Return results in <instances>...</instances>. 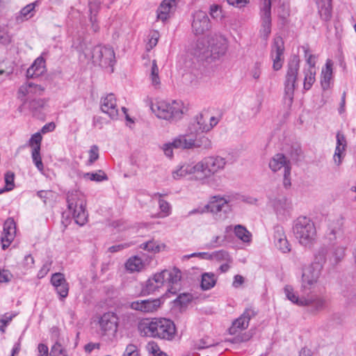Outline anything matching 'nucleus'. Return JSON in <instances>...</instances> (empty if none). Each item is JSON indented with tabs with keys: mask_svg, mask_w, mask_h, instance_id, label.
Instances as JSON below:
<instances>
[{
	"mask_svg": "<svg viewBox=\"0 0 356 356\" xmlns=\"http://www.w3.org/2000/svg\"><path fill=\"white\" fill-rule=\"evenodd\" d=\"M226 165L224 158L219 156H207L195 164H184L174 171L172 176L175 179L193 175L196 180L204 181L207 179L222 170Z\"/></svg>",
	"mask_w": 356,
	"mask_h": 356,
	"instance_id": "1",
	"label": "nucleus"
},
{
	"mask_svg": "<svg viewBox=\"0 0 356 356\" xmlns=\"http://www.w3.org/2000/svg\"><path fill=\"white\" fill-rule=\"evenodd\" d=\"M181 277V273L178 268L165 269L149 278L142 291L145 294H150L166 286V293L175 295L180 289Z\"/></svg>",
	"mask_w": 356,
	"mask_h": 356,
	"instance_id": "2",
	"label": "nucleus"
},
{
	"mask_svg": "<svg viewBox=\"0 0 356 356\" xmlns=\"http://www.w3.org/2000/svg\"><path fill=\"white\" fill-rule=\"evenodd\" d=\"M138 328L142 336L166 340H172L176 333L174 322L167 318L145 320L138 324Z\"/></svg>",
	"mask_w": 356,
	"mask_h": 356,
	"instance_id": "3",
	"label": "nucleus"
},
{
	"mask_svg": "<svg viewBox=\"0 0 356 356\" xmlns=\"http://www.w3.org/2000/svg\"><path fill=\"white\" fill-rule=\"evenodd\" d=\"M293 232L298 242L311 248L316 242V229L314 222L306 216H299L294 220Z\"/></svg>",
	"mask_w": 356,
	"mask_h": 356,
	"instance_id": "4",
	"label": "nucleus"
},
{
	"mask_svg": "<svg viewBox=\"0 0 356 356\" xmlns=\"http://www.w3.org/2000/svg\"><path fill=\"white\" fill-rule=\"evenodd\" d=\"M68 211L72 215L75 222L81 226L88 221V212L85 195L78 190L68 191L66 196Z\"/></svg>",
	"mask_w": 356,
	"mask_h": 356,
	"instance_id": "5",
	"label": "nucleus"
},
{
	"mask_svg": "<svg viewBox=\"0 0 356 356\" xmlns=\"http://www.w3.org/2000/svg\"><path fill=\"white\" fill-rule=\"evenodd\" d=\"M151 109L159 118L174 122L182 118L184 104L179 100L158 101L152 104Z\"/></svg>",
	"mask_w": 356,
	"mask_h": 356,
	"instance_id": "6",
	"label": "nucleus"
},
{
	"mask_svg": "<svg viewBox=\"0 0 356 356\" xmlns=\"http://www.w3.org/2000/svg\"><path fill=\"white\" fill-rule=\"evenodd\" d=\"M83 54L87 58L91 59L95 65L102 67H113L115 63V52L110 46L97 45L92 49H86Z\"/></svg>",
	"mask_w": 356,
	"mask_h": 356,
	"instance_id": "7",
	"label": "nucleus"
},
{
	"mask_svg": "<svg viewBox=\"0 0 356 356\" xmlns=\"http://www.w3.org/2000/svg\"><path fill=\"white\" fill-rule=\"evenodd\" d=\"M300 68V59L294 56L288 63L287 71L284 81V99L285 102L291 106L296 88V81Z\"/></svg>",
	"mask_w": 356,
	"mask_h": 356,
	"instance_id": "8",
	"label": "nucleus"
},
{
	"mask_svg": "<svg viewBox=\"0 0 356 356\" xmlns=\"http://www.w3.org/2000/svg\"><path fill=\"white\" fill-rule=\"evenodd\" d=\"M192 31L196 35H203L211 28V23L206 12L196 10L192 14Z\"/></svg>",
	"mask_w": 356,
	"mask_h": 356,
	"instance_id": "9",
	"label": "nucleus"
},
{
	"mask_svg": "<svg viewBox=\"0 0 356 356\" xmlns=\"http://www.w3.org/2000/svg\"><path fill=\"white\" fill-rule=\"evenodd\" d=\"M208 43H209L210 56L214 59L225 55L227 51V40L220 34L215 33L210 35Z\"/></svg>",
	"mask_w": 356,
	"mask_h": 356,
	"instance_id": "10",
	"label": "nucleus"
},
{
	"mask_svg": "<svg viewBox=\"0 0 356 356\" xmlns=\"http://www.w3.org/2000/svg\"><path fill=\"white\" fill-rule=\"evenodd\" d=\"M321 271L322 268L321 266H316L313 264L304 269L302 275V290L309 289L316 284L320 277Z\"/></svg>",
	"mask_w": 356,
	"mask_h": 356,
	"instance_id": "11",
	"label": "nucleus"
},
{
	"mask_svg": "<svg viewBox=\"0 0 356 356\" xmlns=\"http://www.w3.org/2000/svg\"><path fill=\"white\" fill-rule=\"evenodd\" d=\"M284 51V41L281 37H277L274 39L272 46L270 56L273 59V68L275 71L280 70L283 64V54Z\"/></svg>",
	"mask_w": 356,
	"mask_h": 356,
	"instance_id": "12",
	"label": "nucleus"
},
{
	"mask_svg": "<svg viewBox=\"0 0 356 356\" xmlns=\"http://www.w3.org/2000/svg\"><path fill=\"white\" fill-rule=\"evenodd\" d=\"M256 312L252 308H247L243 313L236 319L229 328V333L235 334L238 331L245 330L249 325L250 321L256 316Z\"/></svg>",
	"mask_w": 356,
	"mask_h": 356,
	"instance_id": "13",
	"label": "nucleus"
},
{
	"mask_svg": "<svg viewBox=\"0 0 356 356\" xmlns=\"http://www.w3.org/2000/svg\"><path fill=\"white\" fill-rule=\"evenodd\" d=\"M100 108L102 111L107 114L111 119L116 120L119 115V111L116 104V98L113 93L108 94L106 97H102L100 101Z\"/></svg>",
	"mask_w": 356,
	"mask_h": 356,
	"instance_id": "14",
	"label": "nucleus"
},
{
	"mask_svg": "<svg viewBox=\"0 0 356 356\" xmlns=\"http://www.w3.org/2000/svg\"><path fill=\"white\" fill-rule=\"evenodd\" d=\"M44 88L38 84L32 82L26 83L22 85L18 90V98L20 99L24 104L26 103L28 99L34 95H41Z\"/></svg>",
	"mask_w": 356,
	"mask_h": 356,
	"instance_id": "15",
	"label": "nucleus"
},
{
	"mask_svg": "<svg viewBox=\"0 0 356 356\" xmlns=\"http://www.w3.org/2000/svg\"><path fill=\"white\" fill-rule=\"evenodd\" d=\"M161 305L159 299L136 300L130 303V308L143 313H152L157 310Z\"/></svg>",
	"mask_w": 356,
	"mask_h": 356,
	"instance_id": "16",
	"label": "nucleus"
},
{
	"mask_svg": "<svg viewBox=\"0 0 356 356\" xmlns=\"http://www.w3.org/2000/svg\"><path fill=\"white\" fill-rule=\"evenodd\" d=\"M16 234V225L13 218H8L4 224L1 236L2 248H7L15 238Z\"/></svg>",
	"mask_w": 356,
	"mask_h": 356,
	"instance_id": "17",
	"label": "nucleus"
},
{
	"mask_svg": "<svg viewBox=\"0 0 356 356\" xmlns=\"http://www.w3.org/2000/svg\"><path fill=\"white\" fill-rule=\"evenodd\" d=\"M208 115L200 113L193 118L188 126V131L191 134L197 135L200 133L209 131L210 125H207Z\"/></svg>",
	"mask_w": 356,
	"mask_h": 356,
	"instance_id": "18",
	"label": "nucleus"
},
{
	"mask_svg": "<svg viewBox=\"0 0 356 356\" xmlns=\"http://www.w3.org/2000/svg\"><path fill=\"white\" fill-rule=\"evenodd\" d=\"M118 317L114 312H106L101 316L99 324L101 330L104 332L115 333L118 327Z\"/></svg>",
	"mask_w": 356,
	"mask_h": 356,
	"instance_id": "19",
	"label": "nucleus"
},
{
	"mask_svg": "<svg viewBox=\"0 0 356 356\" xmlns=\"http://www.w3.org/2000/svg\"><path fill=\"white\" fill-rule=\"evenodd\" d=\"M326 304L327 300L325 297L317 294H311L305 297L302 307H308L312 312H318L324 309Z\"/></svg>",
	"mask_w": 356,
	"mask_h": 356,
	"instance_id": "20",
	"label": "nucleus"
},
{
	"mask_svg": "<svg viewBox=\"0 0 356 356\" xmlns=\"http://www.w3.org/2000/svg\"><path fill=\"white\" fill-rule=\"evenodd\" d=\"M274 244L276 248L283 253H288L291 251V245L289 244L284 228L282 226L274 227Z\"/></svg>",
	"mask_w": 356,
	"mask_h": 356,
	"instance_id": "21",
	"label": "nucleus"
},
{
	"mask_svg": "<svg viewBox=\"0 0 356 356\" xmlns=\"http://www.w3.org/2000/svg\"><path fill=\"white\" fill-rule=\"evenodd\" d=\"M272 207L277 216H286L291 209V201L284 195H279L271 200Z\"/></svg>",
	"mask_w": 356,
	"mask_h": 356,
	"instance_id": "22",
	"label": "nucleus"
},
{
	"mask_svg": "<svg viewBox=\"0 0 356 356\" xmlns=\"http://www.w3.org/2000/svg\"><path fill=\"white\" fill-rule=\"evenodd\" d=\"M177 6L176 0H163L157 9V19L165 22Z\"/></svg>",
	"mask_w": 356,
	"mask_h": 356,
	"instance_id": "23",
	"label": "nucleus"
},
{
	"mask_svg": "<svg viewBox=\"0 0 356 356\" xmlns=\"http://www.w3.org/2000/svg\"><path fill=\"white\" fill-rule=\"evenodd\" d=\"M40 3L41 1L40 0H36L22 8L19 13L16 15V22L17 23H22L33 17L36 13L35 8L39 6Z\"/></svg>",
	"mask_w": 356,
	"mask_h": 356,
	"instance_id": "24",
	"label": "nucleus"
},
{
	"mask_svg": "<svg viewBox=\"0 0 356 356\" xmlns=\"http://www.w3.org/2000/svg\"><path fill=\"white\" fill-rule=\"evenodd\" d=\"M205 209L207 211H210L213 213H218L222 210L226 212L229 209V201L225 197L214 196L205 207Z\"/></svg>",
	"mask_w": 356,
	"mask_h": 356,
	"instance_id": "25",
	"label": "nucleus"
},
{
	"mask_svg": "<svg viewBox=\"0 0 356 356\" xmlns=\"http://www.w3.org/2000/svg\"><path fill=\"white\" fill-rule=\"evenodd\" d=\"M337 145L333 156L334 163L339 165L343 158V152L347 146V142L345 136L340 131H338L336 136Z\"/></svg>",
	"mask_w": 356,
	"mask_h": 356,
	"instance_id": "26",
	"label": "nucleus"
},
{
	"mask_svg": "<svg viewBox=\"0 0 356 356\" xmlns=\"http://www.w3.org/2000/svg\"><path fill=\"white\" fill-rule=\"evenodd\" d=\"M45 60L42 57H39L35 60L33 63L28 68L26 71V77L33 79L42 75L45 70Z\"/></svg>",
	"mask_w": 356,
	"mask_h": 356,
	"instance_id": "27",
	"label": "nucleus"
},
{
	"mask_svg": "<svg viewBox=\"0 0 356 356\" xmlns=\"http://www.w3.org/2000/svg\"><path fill=\"white\" fill-rule=\"evenodd\" d=\"M232 231L234 232L235 236L243 242L248 243L251 241L252 234L244 226L237 225L234 227L229 225L225 227L226 234H229Z\"/></svg>",
	"mask_w": 356,
	"mask_h": 356,
	"instance_id": "28",
	"label": "nucleus"
},
{
	"mask_svg": "<svg viewBox=\"0 0 356 356\" xmlns=\"http://www.w3.org/2000/svg\"><path fill=\"white\" fill-rule=\"evenodd\" d=\"M318 13L321 18L325 22L332 17V0H315Z\"/></svg>",
	"mask_w": 356,
	"mask_h": 356,
	"instance_id": "29",
	"label": "nucleus"
},
{
	"mask_svg": "<svg viewBox=\"0 0 356 356\" xmlns=\"http://www.w3.org/2000/svg\"><path fill=\"white\" fill-rule=\"evenodd\" d=\"M193 136L190 134L179 135L172 141V145L177 149H192L194 148Z\"/></svg>",
	"mask_w": 356,
	"mask_h": 356,
	"instance_id": "30",
	"label": "nucleus"
},
{
	"mask_svg": "<svg viewBox=\"0 0 356 356\" xmlns=\"http://www.w3.org/2000/svg\"><path fill=\"white\" fill-rule=\"evenodd\" d=\"M286 166H291L290 162L283 154L280 153L275 154L269 162V168L273 172H277L282 168L285 172Z\"/></svg>",
	"mask_w": 356,
	"mask_h": 356,
	"instance_id": "31",
	"label": "nucleus"
},
{
	"mask_svg": "<svg viewBox=\"0 0 356 356\" xmlns=\"http://www.w3.org/2000/svg\"><path fill=\"white\" fill-rule=\"evenodd\" d=\"M193 54L195 56L202 59L209 57V43H208V40H207L204 38L198 39L196 42Z\"/></svg>",
	"mask_w": 356,
	"mask_h": 356,
	"instance_id": "32",
	"label": "nucleus"
},
{
	"mask_svg": "<svg viewBox=\"0 0 356 356\" xmlns=\"http://www.w3.org/2000/svg\"><path fill=\"white\" fill-rule=\"evenodd\" d=\"M332 76V63L327 60L325 69L322 70L321 83L323 89L327 90L330 88V81Z\"/></svg>",
	"mask_w": 356,
	"mask_h": 356,
	"instance_id": "33",
	"label": "nucleus"
},
{
	"mask_svg": "<svg viewBox=\"0 0 356 356\" xmlns=\"http://www.w3.org/2000/svg\"><path fill=\"white\" fill-rule=\"evenodd\" d=\"M144 266L142 259L138 256L130 257L125 264L127 270L131 273L140 271Z\"/></svg>",
	"mask_w": 356,
	"mask_h": 356,
	"instance_id": "34",
	"label": "nucleus"
},
{
	"mask_svg": "<svg viewBox=\"0 0 356 356\" xmlns=\"http://www.w3.org/2000/svg\"><path fill=\"white\" fill-rule=\"evenodd\" d=\"M217 279L212 273H204L202 275L201 289L207 291L212 289L216 284Z\"/></svg>",
	"mask_w": 356,
	"mask_h": 356,
	"instance_id": "35",
	"label": "nucleus"
},
{
	"mask_svg": "<svg viewBox=\"0 0 356 356\" xmlns=\"http://www.w3.org/2000/svg\"><path fill=\"white\" fill-rule=\"evenodd\" d=\"M345 251L346 248L342 246L334 248L328 257L330 264L334 266L341 262L345 256Z\"/></svg>",
	"mask_w": 356,
	"mask_h": 356,
	"instance_id": "36",
	"label": "nucleus"
},
{
	"mask_svg": "<svg viewBox=\"0 0 356 356\" xmlns=\"http://www.w3.org/2000/svg\"><path fill=\"white\" fill-rule=\"evenodd\" d=\"M284 291L288 300L298 306H302L305 297L299 298L298 296L294 292L293 288L291 285H286L284 288Z\"/></svg>",
	"mask_w": 356,
	"mask_h": 356,
	"instance_id": "37",
	"label": "nucleus"
},
{
	"mask_svg": "<svg viewBox=\"0 0 356 356\" xmlns=\"http://www.w3.org/2000/svg\"><path fill=\"white\" fill-rule=\"evenodd\" d=\"M327 253L328 250L325 246L319 248L314 255V261L312 264L316 266H321L323 269V265L327 260Z\"/></svg>",
	"mask_w": 356,
	"mask_h": 356,
	"instance_id": "38",
	"label": "nucleus"
},
{
	"mask_svg": "<svg viewBox=\"0 0 356 356\" xmlns=\"http://www.w3.org/2000/svg\"><path fill=\"white\" fill-rule=\"evenodd\" d=\"M83 177L96 182L106 181L108 179L107 175L102 170L92 172H85L83 175Z\"/></svg>",
	"mask_w": 356,
	"mask_h": 356,
	"instance_id": "39",
	"label": "nucleus"
},
{
	"mask_svg": "<svg viewBox=\"0 0 356 356\" xmlns=\"http://www.w3.org/2000/svg\"><path fill=\"white\" fill-rule=\"evenodd\" d=\"M194 148H200L202 149L209 150L212 147L211 141L208 137L204 136L193 138Z\"/></svg>",
	"mask_w": 356,
	"mask_h": 356,
	"instance_id": "40",
	"label": "nucleus"
},
{
	"mask_svg": "<svg viewBox=\"0 0 356 356\" xmlns=\"http://www.w3.org/2000/svg\"><path fill=\"white\" fill-rule=\"evenodd\" d=\"M150 79H151L152 86L155 88H159L160 86L161 82H160V79L159 76V67L157 66L156 60H154L152 61V67H151Z\"/></svg>",
	"mask_w": 356,
	"mask_h": 356,
	"instance_id": "41",
	"label": "nucleus"
},
{
	"mask_svg": "<svg viewBox=\"0 0 356 356\" xmlns=\"http://www.w3.org/2000/svg\"><path fill=\"white\" fill-rule=\"evenodd\" d=\"M315 69H307L305 72L304 89L308 90L315 81Z\"/></svg>",
	"mask_w": 356,
	"mask_h": 356,
	"instance_id": "42",
	"label": "nucleus"
},
{
	"mask_svg": "<svg viewBox=\"0 0 356 356\" xmlns=\"http://www.w3.org/2000/svg\"><path fill=\"white\" fill-rule=\"evenodd\" d=\"M38 147H37L36 149H32L31 152V156L33 159V162L35 164V167L38 168V170L43 173L44 170V165L42 161V158L40 156V151H38Z\"/></svg>",
	"mask_w": 356,
	"mask_h": 356,
	"instance_id": "43",
	"label": "nucleus"
},
{
	"mask_svg": "<svg viewBox=\"0 0 356 356\" xmlns=\"http://www.w3.org/2000/svg\"><path fill=\"white\" fill-rule=\"evenodd\" d=\"M212 259L219 261H226V262H232V259L226 250H221L218 251H215L213 252Z\"/></svg>",
	"mask_w": 356,
	"mask_h": 356,
	"instance_id": "44",
	"label": "nucleus"
},
{
	"mask_svg": "<svg viewBox=\"0 0 356 356\" xmlns=\"http://www.w3.org/2000/svg\"><path fill=\"white\" fill-rule=\"evenodd\" d=\"M159 38V33L156 31H151L148 35V42L146 45L147 51H150L153 49L158 43Z\"/></svg>",
	"mask_w": 356,
	"mask_h": 356,
	"instance_id": "45",
	"label": "nucleus"
},
{
	"mask_svg": "<svg viewBox=\"0 0 356 356\" xmlns=\"http://www.w3.org/2000/svg\"><path fill=\"white\" fill-rule=\"evenodd\" d=\"M140 248L148 252H157L160 251L161 247L158 243L154 240L143 243L140 245Z\"/></svg>",
	"mask_w": 356,
	"mask_h": 356,
	"instance_id": "46",
	"label": "nucleus"
},
{
	"mask_svg": "<svg viewBox=\"0 0 356 356\" xmlns=\"http://www.w3.org/2000/svg\"><path fill=\"white\" fill-rule=\"evenodd\" d=\"M42 138V136L40 133L38 132L34 134L29 140V145L32 148V149H36L38 147V151H40Z\"/></svg>",
	"mask_w": 356,
	"mask_h": 356,
	"instance_id": "47",
	"label": "nucleus"
},
{
	"mask_svg": "<svg viewBox=\"0 0 356 356\" xmlns=\"http://www.w3.org/2000/svg\"><path fill=\"white\" fill-rule=\"evenodd\" d=\"M6 186L3 188L0 189V194L4 191H11L14 187V174L13 172H7L5 175Z\"/></svg>",
	"mask_w": 356,
	"mask_h": 356,
	"instance_id": "48",
	"label": "nucleus"
},
{
	"mask_svg": "<svg viewBox=\"0 0 356 356\" xmlns=\"http://www.w3.org/2000/svg\"><path fill=\"white\" fill-rule=\"evenodd\" d=\"M89 159L87 161L86 165H92L99 158V148L97 145H94L90 147L89 150Z\"/></svg>",
	"mask_w": 356,
	"mask_h": 356,
	"instance_id": "49",
	"label": "nucleus"
},
{
	"mask_svg": "<svg viewBox=\"0 0 356 356\" xmlns=\"http://www.w3.org/2000/svg\"><path fill=\"white\" fill-rule=\"evenodd\" d=\"M159 207L162 213V217L168 216L171 213V206L167 201L159 199Z\"/></svg>",
	"mask_w": 356,
	"mask_h": 356,
	"instance_id": "50",
	"label": "nucleus"
},
{
	"mask_svg": "<svg viewBox=\"0 0 356 356\" xmlns=\"http://www.w3.org/2000/svg\"><path fill=\"white\" fill-rule=\"evenodd\" d=\"M66 280L63 273H56L51 275V283L56 288L66 282Z\"/></svg>",
	"mask_w": 356,
	"mask_h": 356,
	"instance_id": "51",
	"label": "nucleus"
},
{
	"mask_svg": "<svg viewBox=\"0 0 356 356\" xmlns=\"http://www.w3.org/2000/svg\"><path fill=\"white\" fill-rule=\"evenodd\" d=\"M65 350L59 342H56L51 347L50 355L51 356H65Z\"/></svg>",
	"mask_w": 356,
	"mask_h": 356,
	"instance_id": "52",
	"label": "nucleus"
},
{
	"mask_svg": "<svg viewBox=\"0 0 356 356\" xmlns=\"http://www.w3.org/2000/svg\"><path fill=\"white\" fill-rule=\"evenodd\" d=\"M55 289H56L57 293L59 295L60 299L63 300L68 295L69 284L66 282L64 284H61L60 286L56 287Z\"/></svg>",
	"mask_w": 356,
	"mask_h": 356,
	"instance_id": "53",
	"label": "nucleus"
},
{
	"mask_svg": "<svg viewBox=\"0 0 356 356\" xmlns=\"http://www.w3.org/2000/svg\"><path fill=\"white\" fill-rule=\"evenodd\" d=\"M305 51V56L306 58V60L307 64L309 65L308 69H315L316 60L315 56L311 54L309 52V49L307 47H302Z\"/></svg>",
	"mask_w": 356,
	"mask_h": 356,
	"instance_id": "54",
	"label": "nucleus"
},
{
	"mask_svg": "<svg viewBox=\"0 0 356 356\" xmlns=\"http://www.w3.org/2000/svg\"><path fill=\"white\" fill-rule=\"evenodd\" d=\"M11 42V36L8 32L0 26V43L8 45Z\"/></svg>",
	"mask_w": 356,
	"mask_h": 356,
	"instance_id": "55",
	"label": "nucleus"
},
{
	"mask_svg": "<svg viewBox=\"0 0 356 356\" xmlns=\"http://www.w3.org/2000/svg\"><path fill=\"white\" fill-rule=\"evenodd\" d=\"M54 193L51 191H38L37 195L44 202L47 203V200L54 197Z\"/></svg>",
	"mask_w": 356,
	"mask_h": 356,
	"instance_id": "56",
	"label": "nucleus"
},
{
	"mask_svg": "<svg viewBox=\"0 0 356 356\" xmlns=\"http://www.w3.org/2000/svg\"><path fill=\"white\" fill-rule=\"evenodd\" d=\"M191 295L188 293H182L179 295L175 300V303L179 304L181 306L186 305L187 303L191 302Z\"/></svg>",
	"mask_w": 356,
	"mask_h": 356,
	"instance_id": "57",
	"label": "nucleus"
},
{
	"mask_svg": "<svg viewBox=\"0 0 356 356\" xmlns=\"http://www.w3.org/2000/svg\"><path fill=\"white\" fill-rule=\"evenodd\" d=\"M210 15L214 19H218L222 16V9L218 5L213 4L210 6Z\"/></svg>",
	"mask_w": 356,
	"mask_h": 356,
	"instance_id": "58",
	"label": "nucleus"
},
{
	"mask_svg": "<svg viewBox=\"0 0 356 356\" xmlns=\"http://www.w3.org/2000/svg\"><path fill=\"white\" fill-rule=\"evenodd\" d=\"M88 6L90 12V16L92 15L94 18H96L99 8V3L97 0L90 1Z\"/></svg>",
	"mask_w": 356,
	"mask_h": 356,
	"instance_id": "59",
	"label": "nucleus"
},
{
	"mask_svg": "<svg viewBox=\"0 0 356 356\" xmlns=\"http://www.w3.org/2000/svg\"><path fill=\"white\" fill-rule=\"evenodd\" d=\"M290 175H291V166H286V171L284 173V179H283V185H284V188H289L291 185Z\"/></svg>",
	"mask_w": 356,
	"mask_h": 356,
	"instance_id": "60",
	"label": "nucleus"
},
{
	"mask_svg": "<svg viewBox=\"0 0 356 356\" xmlns=\"http://www.w3.org/2000/svg\"><path fill=\"white\" fill-rule=\"evenodd\" d=\"M123 356H138L137 347L134 344H129L125 349Z\"/></svg>",
	"mask_w": 356,
	"mask_h": 356,
	"instance_id": "61",
	"label": "nucleus"
},
{
	"mask_svg": "<svg viewBox=\"0 0 356 356\" xmlns=\"http://www.w3.org/2000/svg\"><path fill=\"white\" fill-rule=\"evenodd\" d=\"M197 349H204L207 348L211 346H215V343L210 341L209 338L202 339L200 340L199 343L197 344Z\"/></svg>",
	"mask_w": 356,
	"mask_h": 356,
	"instance_id": "62",
	"label": "nucleus"
},
{
	"mask_svg": "<svg viewBox=\"0 0 356 356\" xmlns=\"http://www.w3.org/2000/svg\"><path fill=\"white\" fill-rule=\"evenodd\" d=\"M250 74L252 76L254 79H258L261 75V63H255L253 67L252 68L250 71Z\"/></svg>",
	"mask_w": 356,
	"mask_h": 356,
	"instance_id": "63",
	"label": "nucleus"
},
{
	"mask_svg": "<svg viewBox=\"0 0 356 356\" xmlns=\"http://www.w3.org/2000/svg\"><path fill=\"white\" fill-rule=\"evenodd\" d=\"M173 148H175V147L172 145V142L163 145L162 147L165 155L169 158H172L173 156Z\"/></svg>",
	"mask_w": 356,
	"mask_h": 356,
	"instance_id": "64",
	"label": "nucleus"
}]
</instances>
